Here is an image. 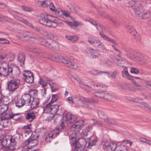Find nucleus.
I'll list each match as a JSON object with an SVG mask.
<instances>
[{"mask_svg": "<svg viewBox=\"0 0 151 151\" xmlns=\"http://www.w3.org/2000/svg\"><path fill=\"white\" fill-rule=\"evenodd\" d=\"M51 60L55 61H59L63 63L66 66L70 68L76 69L77 65L74 63V59L72 57H64L62 56L53 55Z\"/></svg>", "mask_w": 151, "mask_h": 151, "instance_id": "obj_1", "label": "nucleus"}, {"mask_svg": "<svg viewBox=\"0 0 151 151\" xmlns=\"http://www.w3.org/2000/svg\"><path fill=\"white\" fill-rule=\"evenodd\" d=\"M41 19L39 20V22L48 27H56L60 22L57 19H51L52 16L50 15L42 13L40 15ZM60 23H62L61 22Z\"/></svg>", "mask_w": 151, "mask_h": 151, "instance_id": "obj_2", "label": "nucleus"}, {"mask_svg": "<svg viewBox=\"0 0 151 151\" xmlns=\"http://www.w3.org/2000/svg\"><path fill=\"white\" fill-rule=\"evenodd\" d=\"M74 98L76 99L77 104L79 106H84L90 109L94 108V106L91 103L96 102L93 99L85 98L82 96H76Z\"/></svg>", "mask_w": 151, "mask_h": 151, "instance_id": "obj_3", "label": "nucleus"}, {"mask_svg": "<svg viewBox=\"0 0 151 151\" xmlns=\"http://www.w3.org/2000/svg\"><path fill=\"white\" fill-rule=\"evenodd\" d=\"M22 137L20 133H17L10 138V141L9 143L7 148L9 151H14L16 149L17 143L18 141L20 140Z\"/></svg>", "mask_w": 151, "mask_h": 151, "instance_id": "obj_4", "label": "nucleus"}, {"mask_svg": "<svg viewBox=\"0 0 151 151\" xmlns=\"http://www.w3.org/2000/svg\"><path fill=\"white\" fill-rule=\"evenodd\" d=\"M64 127L65 125L62 122L59 127H57L56 129L51 132L47 135L45 138L46 142H50L52 140L56 137L59 134V131H60Z\"/></svg>", "mask_w": 151, "mask_h": 151, "instance_id": "obj_5", "label": "nucleus"}, {"mask_svg": "<svg viewBox=\"0 0 151 151\" xmlns=\"http://www.w3.org/2000/svg\"><path fill=\"white\" fill-rule=\"evenodd\" d=\"M52 104H47L43 107V111L45 113H50L55 114L57 113L59 108L58 105H52Z\"/></svg>", "mask_w": 151, "mask_h": 151, "instance_id": "obj_6", "label": "nucleus"}, {"mask_svg": "<svg viewBox=\"0 0 151 151\" xmlns=\"http://www.w3.org/2000/svg\"><path fill=\"white\" fill-rule=\"evenodd\" d=\"M88 41L94 47L99 48L103 52H106L107 51V50L105 45L99 40H95L92 37H89L88 38Z\"/></svg>", "mask_w": 151, "mask_h": 151, "instance_id": "obj_7", "label": "nucleus"}, {"mask_svg": "<svg viewBox=\"0 0 151 151\" xmlns=\"http://www.w3.org/2000/svg\"><path fill=\"white\" fill-rule=\"evenodd\" d=\"M10 67L6 62L4 61L0 62V76H7Z\"/></svg>", "mask_w": 151, "mask_h": 151, "instance_id": "obj_8", "label": "nucleus"}, {"mask_svg": "<svg viewBox=\"0 0 151 151\" xmlns=\"http://www.w3.org/2000/svg\"><path fill=\"white\" fill-rule=\"evenodd\" d=\"M134 101L136 103L137 106L140 107L147 111H151V107L145 102H143L142 99L136 98L134 99Z\"/></svg>", "mask_w": 151, "mask_h": 151, "instance_id": "obj_9", "label": "nucleus"}, {"mask_svg": "<svg viewBox=\"0 0 151 151\" xmlns=\"http://www.w3.org/2000/svg\"><path fill=\"white\" fill-rule=\"evenodd\" d=\"M12 15L15 19L20 22H23L34 30L38 32H40L41 30V28L40 27H35L30 22L27 21L26 20L22 19L18 16L14 14H12Z\"/></svg>", "mask_w": 151, "mask_h": 151, "instance_id": "obj_10", "label": "nucleus"}, {"mask_svg": "<svg viewBox=\"0 0 151 151\" xmlns=\"http://www.w3.org/2000/svg\"><path fill=\"white\" fill-rule=\"evenodd\" d=\"M19 83V80H12L9 81L7 83L8 89L10 91L13 92L18 88Z\"/></svg>", "mask_w": 151, "mask_h": 151, "instance_id": "obj_11", "label": "nucleus"}, {"mask_svg": "<svg viewBox=\"0 0 151 151\" xmlns=\"http://www.w3.org/2000/svg\"><path fill=\"white\" fill-rule=\"evenodd\" d=\"M46 47L54 51H58L60 50V47L58 44L54 40H48Z\"/></svg>", "mask_w": 151, "mask_h": 151, "instance_id": "obj_12", "label": "nucleus"}, {"mask_svg": "<svg viewBox=\"0 0 151 151\" xmlns=\"http://www.w3.org/2000/svg\"><path fill=\"white\" fill-rule=\"evenodd\" d=\"M8 76L12 78H17L20 74V70L19 68L16 66H14L12 67L9 68Z\"/></svg>", "mask_w": 151, "mask_h": 151, "instance_id": "obj_13", "label": "nucleus"}, {"mask_svg": "<svg viewBox=\"0 0 151 151\" xmlns=\"http://www.w3.org/2000/svg\"><path fill=\"white\" fill-rule=\"evenodd\" d=\"M73 133L70 136V142L71 145H75L76 149L75 151H83V148L82 145L78 142H76V140L75 137L73 136Z\"/></svg>", "mask_w": 151, "mask_h": 151, "instance_id": "obj_14", "label": "nucleus"}, {"mask_svg": "<svg viewBox=\"0 0 151 151\" xmlns=\"http://www.w3.org/2000/svg\"><path fill=\"white\" fill-rule=\"evenodd\" d=\"M125 28L128 30V32L133 36H135V39L137 41L139 42L141 40V38L137 34L136 31L134 28L130 25L127 24L125 26Z\"/></svg>", "mask_w": 151, "mask_h": 151, "instance_id": "obj_15", "label": "nucleus"}, {"mask_svg": "<svg viewBox=\"0 0 151 151\" xmlns=\"http://www.w3.org/2000/svg\"><path fill=\"white\" fill-rule=\"evenodd\" d=\"M125 55L128 58L135 60V59H137V56L136 53L134 52L132 50L129 48L124 49Z\"/></svg>", "mask_w": 151, "mask_h": 151, "instance_id": "obj_16", "label": "nucleus"}, {"mask_svg": "<svg viewBox=\"0 0 151 151\" xmlns=\"http://www.w3.org/2000/svg\"><path fill=\"white\" fill-rule=\"evenodd\" d=\"M70 78L73 82L75 83L76 81H77L80 84V86L82 88H86V89L88 87V85H85L82 82L80 78L77 75H72L70 77Z\"/></svg>", "mask_w": 151, "mask_h": 151, "instance_id": "obj_17", "label": "nucleus"}, {"mask_svg": "<svg viewBox=\"0 0 151 151\" xmlns=\"http://www.w3.org/2000/svg\"><path fill=\"white\" fill-rule=\"evenodd\" d=\"M105 149L106 151H114L117 147L116 145L113 142L106 141L104 143Z\"/></svg>", "mask_w": 151, "mask_h": 151, "instance_id": "obj_18", "label": "nucleus"}, {"mask_svg": "<svg viewBox=\"0 0 151 151\" xmlns=\"http://www.w3.org/2000/svg\"><path fill=\"white\" fill-rule=\"evenodd\" d=\"M88 21L90 22L92 24L95 25L97 29L100 32H104L105 31V28L96 21L93 20L92 19H90L88 20Z\"/></svg>", "mask_w": 151, "mask_h": 151, "instance_id": "obj_19", "label": "nucleus"}, {"mask_svg": "<svg viewBox=\"0 0 151 151\" xmlns=\"http://www.w3.org/2000/svg\"><path fill=\"white\" fill-rule=\"evenodd\" d=\"M76 118V116L70 113H67L65 115V121L69 123H73Z\"/></svg>", "mask_w": 151, "mask_h": 151, "instance_id": "obj_20", "label": "nucleus"}, {"mask_svg": "<svg viewBox=\"0 0 151 151\" xmlns=\"http://www.w3.org/2000/svg\"><path fill=\"white\" fill-rule=\"evenodd\" d=\"M24 144L30 148L34 147L38 144L37 140H31V139H28L24 142Z\"/></svg>", "mask_w": 151, "mask_h": 151, "instance_id": "obj_21", "label": "nucleus"}, {"mask_svg": "<svg viewBox=\"0 0 151 151\" xmlns=\"http://www.w3.org/2000/svg\"><path fill=\"white\" fill-rule=\"evenodd\" d=\"M89 52V55L92 58H96L99 56L100 54L99 51L93 49L90 50Z\"/></svg>", "mask_w": 151, "mask_h": 151, "instance_id": "obj_22", "label": "nucleus"}, {"mask_svg": "<svg viewBox=\"0 0 151 151\" xmlns=\"http://www.w3.org/2000/svg\"><path fill=\"white\" fill-rule=\"evenodd\" d=\"M23 101L27 105H29L31 100V96L29 93L25 94L22 97Z\"/></svg>", "mask_w": 151, "mask_h": 151, "instance_id": "obj_23", "label": "nucleus"}, {"mask_svg": "<svg viewBox=\"0 0 151 151\" xmlns=\"http://www.w3.org/2000/svg\"><path fill=\"white\" fill-rule=\"evenodd\" d=\"M13 113L11 111H8L5 114L2 115L0 117L1 120L3 121L5 120H8L12 119Z\"/></svg>", "mask_w": 151, "mask_h": 151, "instance_id": "obj_24", "label": "nucleus"}, {"mask_svg": "<svg viewBox=\"0 0 151 151\" xmlns=\"http://www.w3.org/2000/svg\"><path fill=\"white\" fill-rule=\"evenodd\" d=\"M97 141V139L96 138L91 137L89 138V140L88 142L86 143V145H87V147L88 148H90L92 146L95 145Z\"/></svg>", "mask_w": 151, "mask_h": 151, "instance_id": "obj_25", "label": "nucleus"}, {"mask_svg": "<svg viewBox=\"0 0 151 151\" xmlns=\"http://www.w3.org/2000/svg\"><path fill=\"white\" fill-rule=\"evenodd\" d=\"M40 103L39 99L36 97H33L31 104V108L32 109H34L37 108Z\"/></svg>", "mask_w": 151, "mask_h": 151, "instance_id": "obj_26", "label": "nucleus"}, {"mask_svg": "<svg viewBox=\"0 0 151 151\" xmlns=\"http://www.w3.org/2000/svg\"><path fill=\"white\" fill-rule=\"evenodd\" d=\"M95 89L98 91H101L105 92L106 90L107 87L103 85L96 84L94 85Z\"/></svg>", "mask_w": 151, "mask_h": 151, "instance_id": "obj_27", "label": "nucleus"}, {"mask_svg": "<svg viewBox=\"0 0 151 151\" xmlns=\"http://www.w3.org/2000/svg\"><path fill=\"white\" fill-rule=\"evenodd\" d=\"M67 9L69 10L71 12L76 13L79 11V9L78 6H76L74 5L70 4L67 5Z\"/></svg>", "mask_w": 151, "mask_h": 151, "instance_id": "obj_28", "label": "nucleus"}, {"mask_svg": "<svg viewBox=\"0 0 151 151\" xmlns=\"http://www.w3.org/2000/svg\"><path fill=\"white\" fill-rule=\"evenodd\" d=\"M18 61L20 63V65L23 66L24 64L25 58L24 55L22 53H20L18 55Z\"/></svg>", "mask_w": 151, "mask_h": 151, "instance_id": "obj_29", "label": "nucleus"}, {"mask_svg": "<svg viewBox=\"0 0 151 151\" xmlns=\"http://www.w3.org/2000/svg\"><path fill=\"white\" fill-rule=\"evenodd\" d=\"M35 118V116L33 112H29L25 116L26 119L30 122H32Z\"/></svg>", "mask_w": 151, "mask_h": 151, "instance_id": "obj_30", "label": "nucleus"}, {"mask_svg": "<svg viewBox=\"0 0 151 151\" xmlns=\"http://www.w3.org/2000/svg\"><path fill=\"white\" fill-rule=\"evenodd\" d=\"M90 73L93 76H97L102 73H105L109 74V73L107 71H102L98 70H92L89 71Z\"/></svg>", "mask_w": 151, "mask_h": 151, "instance_id": "obj_31", "label": "nucleus"}, {"mask_svg": "<svg viewBox=\"0 0 151 151\" xmlns=\"http://www.w3.org/2000/svg\"><path fill=\"white\" fill-rule=\"evenodd\" d=\"M25 40H27L30 39H35V34L32 32H26V35Z\"/></svg>", "mask_w": 151, "mask_h": 151, "instance_id": "obj_32", "label": "nucleus"}, {"mask_svg": "<svg viewBox=\"0 0 151 151\" xmlns=\"http://www.w3.org/2000/svg\"><path fill=\"white\" fill-rule=\"evenodd\" d=\"M65 37L67 40L73 43L76 42L78 39V37L76 35L73 36L66 35Z\"/></svg>", "mask_w": 151, "mask_h": 151, "instance_id": "obj_33", "label": "nucleus"}, {"mask_svg": "<svg viewBox=\"0 0 151 151\" xmlns=\"http://www.w3.org/2000/svg\"><path fill=\"white\" fill-rule=\"evenodd\" d=\"M116 99V97L113 96L111 94L108 93H105V96L104 97V99L109 100L110 101H114Z\"/></svg>", "mask_w": 151, "mask_h": 151, "instance_id": "obj_34", "label": "nucleus"}, {"mask_svg": "<svg viewBox=\"0 0 151 151\" xmlns=\"http://www.w3.org/2000/svg\"><path fill=\"white\" fill-rule=\"evenodd\" d=\"M10 58V56L6 53H3L0 55V61L6 59L7 62H10L11 61Z\"/></svg>", "mask_w": 151, "mask_h": 151, "instance_id": "obj_35", "label": "nucleus"}, {"mask_svg": "<svg viewBox=\"0 0 151 151\" xmlns=\"http://www.w3.org/2000/svg\"><path fill=\"white\" fill-rule=\"evenodd\" d=\"M29 73V76L25 78L24 80L28 83H32L33 82L34 77L32 73Z\"/></svg>", "mask_w": 151, "mask_h": 151, "instance_id": "obj_36", "label": "nucleus"}, {"mask_svg": "<svg viewBox=\"0 0 151 151\" xmlns=\"http://www.w3.org/2000/svg\"><path fill=\"white\" fill-rule=\"evenodd\" d=\"M120 87L122 89L132 90V85L128 83H121L119 84Z\"/></svg>", "mask_w": 151, "mask_h": 151, "instance_id": "obj_37", "label": "nucleus"}, {"mask_svg": "<svg viewBox=\"0 0 151 151\" xmlns=\"http://www.w3.org/2000/svg\"><path fill=\"white\" fill-rule=\"evenodd\" d=\"M10 141V138L7 139L4 138L1 140V143L2 145L4 147L7 148L9 143Z\"/></svg>", "mask_w": 151, "mask_h": 151, "instance_id": "obj_38", "label": "nucleus"}, {"mask_svg": "<svg viewBox=\"0 0 151 151\" xmlns=\"http://www.w3.org/2000/svg\"><path fill=\"white\" fill-rule=\"evenodd\" d=\"M8 106L7 104H2L0 106V115L5 112L8 109Z\"/></svg>", "mask_w": 151, "mask_h": 151, "instance_id": "obj_39", "label": "nucleus"}, {"mask_svg": "<svg viewBox=\"0 0 151 151\" xmlns=\"http://www.w3.org/2000/svg\"><path fill=\"white\" fill-rule=\"evenodd\" d=\"M99 34L104 40L107 41H109L113 43H115V41L113 40L110 38L107 35L101 32H100Z\"/></svg>", "mask_w": 151, "mask_h": 151, "instance_id": "obj_40", "label": "nucleus"}, {"mask_svg": "<svg viewBox=\"0 0 151 151\" xmlns=\"http://www.w3.org/2000/svg\"><path fill=\"white\" fill-rule=\"evenodd\" d=\"M105 94V92L103 91H97L94 93V95L95 96L104 99V97Z\"/></svg>", "mask_w": 151, "mask_h": 151, "instance_id": "obj_41", "label": "nucleus"}, {"mask_svg": "<svg viewBox=\"0 0 151 151\" xmlns=\"http://www.w3.org/2000/svg\"><path fill=\"white\" fill-rule=\"evenodd\" d=\"M134 10L135 14L137 15H140L142 13V7L141 6H136L134 8Z\"/></svg>", "mask_w": 151, "mask_h": 151, "instance_id": "obj_42", "label": "nucleus"}, {"mask_svg": "<svg viewBox=\"0 0 151 151\" xmlns=\"http://www.w3.org/2000/svg\"><path fill=\"white\" fill-rule=\"evenodd\" d=\"M16 106L18 108L23 106L25 104L24 102L21 98L20 99H18L15 102Z\"/></svg>", "mask_w": 151, "mask_h": 151, "instance_id": "obj_43", "label": "nucleus"}, {"mask_svg": "<svg viewBox=\"0 0 151 151\" xmlns=\"http://www.w3.org/2000/svg\"><path fill=\"white\" fill-rule=\"evenodd\" d=\"M122 76L124 77L127 78L128 79H129V73L127 70V68L126 67H125L123 70L122 72Z\"/></svg>", "mask_w": 151, "mask_h": 151, "instance_id": "obj_44", "label": "nucleus"}, {"mask_svg": "<svg viewBox=\"0 0 151 151\" xmlns=\"http://www.w3.org/2000/svg\"><path fill=\"white\" fill-rule=\"evenodd\" d=\"M38 41L41 45L46 47L47 42H48V40H46L43 38L40 37L38 39Z\"/></svg>", "mask_w": 151, "mask_h": 151, "instance_id": "obj_45", "label": "nucleus"}, {"mask_svg": "<svg viewBox=\"0 0 151 151\" xmlns=\"http://www.w3.org/2000/svg\"><path fill=\"white\" fill-rule=\"evenodd\" d=\"M80 127H78L76 122L73 124L70 128V130L72 132H75L79 129Z\"/></svg>", "mask_w": 151, "mask_h": 151, "instance_id": "obj_46", "label": "nucleus"}, {"mask_svg": "<svg viewBox=\"0 0 151 151\" xmlns=\"http://www.w3.org/2000/svg\"><path fill=\"white\" fill-rule=\"evenodd\" d=\"M58 98V95L57 94H52L51 101L48 104H52L53 102L56 101L57 100Z\"/></svg>", "mask_w": 151, "mask_h": 151, "instance_id": "obj_47", "label": "nucleus"}, {"mask_svg": "<svg viewBox=\"0 0 151 151\" xmlns=\"http://www.w3.org/2000/svg\"><path fill=\"white\" fill-rule=\"evenodd\" d=\"M26 32H22L19 33L17 35V37L19 39H23L25 40Z\"/></svg>", "mask_w": 151, "mask_h": 151, "instance_id": "obj_48", "label": "nucleus"}, {"mask_svg": "<svg viewBox=\"0 0 151 151\" xmlns=\"http://www.w3.org/2000/svg\"><path fill=\"white\" fill-rule=\"evenodd\" d=\"M29 94H30L33 98H35L37 95V91L35 89L31 90L29 91Z\"/></svg>", "mask_w": 151, "mask_h": 151, "instance_id": "obj_49", "label": "nucleus"}, {"mask_svg": "<svg viewBox=\"0 0 151 151\" xmlns=\"http://www.w3.org/2000/svg\"><path fill=\"white\" fill-rule=\"evenodd\" d=\"M99 116L101 118L104 119L107 116L106 114L105 113L101 111H99L98 112Z\"/></svg>", "mask_w": 151, "mask_h": 151, "instance_id": "obj_50", "label": "nucleus"}, {"mask_svg": "<svg viewBox=\"0 0 151 151\" xmlns=\"http://www.w3.org/2000/svg\"><path fill=\"white\" fill-rule=\"evenodd\" d=\"M58 16L61 17L62 16L63 10L60 8L55 9L53 11Z\"/></svg>", "mask_w": 151, "mask_h": 151, "instance_id": "obj_51", "label": "nucleus"}, {"mask_svg": "<svg viewBox=\"0 0 151 151\" xmlns=\"http://www.w3.org/2000/svg\"><path fill=\"white\" fill-rule=\"evenodd\" d=\"M58 16L61 17L62 16L63 10L60 8L55 9L53 11Z\"/></svg>", "mask_w": 151, "mask_h": 151, "instance_id": "obj_52", "label": "nucleus"}, {"mask_svg": "<svg viewBox=\"0 0 151 151\" xmlns=\"http://www.w3.org/2000/svg\"><path fill=\"white\" fill-rule=\"evenodd\" d=\"M42 4L41 7H47L48 5L50 3V0H46V1H42Z\"/></svg>", "mask_w": 151, "mask_h": 151, "instance_id": "obj_53", "label": "nucleus"}, {"mask_svg": "<svg viewBox=\"0 0 151 151\" xmlns=\"http://www.w3.org/2000/svg\"><path fill=\"white\" fill-rule=\"evenodd\" d=\"M93 125L95 126H96L99 127H101L103 126V124L102 123L96 120H93Z\"/></svg>", "mask_w": 151, "mask_h": 151, "instance_id": "obj_54", "label": "nucleus"}, {"mask_svg": "<svg viewBox=\"0 0 151 151\" xmlns=\"http://www.w3.org/2000/svg\"><path fill=\"white\" fill-rule=\"evenodd\" d=\"M130 72L132 73H134L136 74H137L139 73V71L137 68L132 67L131 68Z\"/></svg>", "mask_w": 151, "mask_h": 151, "instance_id": "obj_55", "label": "nucleus"}, {"mask_svg": "<svg viewBox=\"0 0 151 151\" xmlns=\"http://www.w3.org/2000/svg\"><path fill=\"white\" fill-rule=\"evenodd\" d=\"M9 42L8 40L4 38H0V43L2 44H8Z\"/></svg>", "mask_w": 151, "mask_h": 151, "instance_id": "obj_56", "label": "nucleus"}, {"mask_svg": "<svg viewBox=\"0 0 151 151\" xmlns=\"http://www.w3.org/2000/svg\"><path fill=\"white\" fill-rule=\"evenodd\" d=\"M22 9L24 11L30 12L33 11V9L28 6H22Z\"/></svg>", "mask_w": 151, "mask_h": 151, "instance_id": "obj_57", "label": "nucleus"}, {"mask_svg": "<svg viewBox=\"0 0 151 151\" xmlns=\"http://www.w3.org/2000/svg\"><path fill=\"white\" fill-rule=\"evenodd\" d=\"M38 82L42 86L43 88H44V87H45L47 86V83L46 82L44 81L41 78H40V80Z\"/></svg>", "mask_w": 151, "mask_h": 151, "instance_id": "obj_58", "label": "nucleus"}, {"mask_svg": "<svg viewBox=\"0 0 151 151\" xmlns=\"http://www.w3.org/2000/svg\"><path fill=\"white\" fill-rule=\"evenodd\" d=\"M38 137V136L37 134L36 133H35V134H32L28 139H31V140H37Z\"/></svg>", "mask_w": 151, "mask_h": 151, "instance_id": "obj_59", "label": "nucleus"}, {"mask_svg": "<svg viewBox=\"0 0 151 151\" xmlns=\"http://www.w3.org/2000/svg\"><path fill=\"white\" fill-rule=\"evenodd\" d=\"M111 20L116 27H118L119 26V23L116 19H111Z\"/></svg>", "mask_w": 151, "mask_h": 151, "instance_id": "obj_60", "label": "nucleus"}, {"mask_svg": "<svg viewBox=\"0 0 151 151\" xmlns=\"http://www.w3.org/2000/svg\"><path fill=\"white\" fill-rule=\"evenodd\" d=\"M20 113H17V114H14L13 113V118L14 120L17 121L18 120L20 117L19 116V115L20 114Z\"/></svg>", "mask_w": 151, "mask_h": 151, "instance_id": "obj_61", "label": "nucleus"}, {"mask_svg": "<svg viewBox=\"0 0 151 151\" xmlns=\"http://www.w3.org/2000/svg\"><path fill=\"white\" fill-rule=\"evenodd\" d=\"M103 62L108 65H111L112 64V63L111 61L107 58L104 59Z\"/></svg>", "mask_w": 151, "mask_h": 151, "instance_id": "obj_62", "label": "nucleus"}, {"mask_svg": "<svg viewBox=\"0 0 151 151\" xmlns=\"http://www.w3.org/2000/svg\"><path fill=\"white\" fill-rule=\"evenodd\" d=\"M50 3L48 5V7H49V8L51 10L53 11L55 9V7L53 4L52 2H51L50 0Z\"/></svg>", "mask_w": 151, "mask_h": 151, "instance_id": "obj_63", "label": "nucleus"}, {"mask_svg": "<svg viewBox=\"0 0 151 151\" xmlns=\"http://www.w3.org/2000/svg\"><path fill=\"white\" fill-rule=\"evenodd\" d=\"M29 73H32L31 72L28 70H25L22 73L23 76L24 77V78L26 77L29 76Z\"/></svg>", "mask_w": 151, "mask_h": 151, "instance_id": "obj_64", "label": "nucleus"}]
</instances>
